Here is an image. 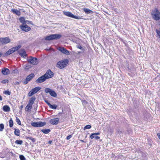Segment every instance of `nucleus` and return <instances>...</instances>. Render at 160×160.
Segmentation results:
<instances>
[{
  "mask_svg": "<svg viewBox=\"0 0 160 160\" xmlns=\"http://www.w3.org/2000/svg\"><path fill=\"white\" fill-rule=\"evenodd\" d=\"M151 15L152 18L154 20L158 21L160 19V12L157 9L155 8L152 10Z\"/></svg>",
  "mask_w": 160,
  "mask_h": 160,
  "instance_id": "nucleus-1",
  "label": "nucleus"
},
{
  "mask_svg": "<svg viewBox=\"0 0 160 160\" xmlns=\"http://www.w3.org/2000/svg\"><path fill=\"white\" fill-rule=\"evenodd\" d=\"M68 63V60L65 59L58 62L56 66L59 69H62L66 67Z\"/></svg>",
  "mask_w": 160,
  "mask_h": 160,
  "instance_id": "nucleus-2",
  "label": "nucleus"
},
{
  "mask_svg": "<svg viewBox=\"0 0 160 160\" xmlns=\"http://www.w3.org/2000/svg\"><path fill=\"white\" fill-rule=\"evenodd\" d=\"M62 37L61 35L59 34H52L49 36H47L45 38L46 40H57L60 38Z\"/></svg>",
  "mask_w": 160,
  "mask_h": 160,
  "instance_id": "nucleus-3",
  "label": "nucleus"
},
{
  "mask_svg": "<svg viewBox=\"0 0 160 160\" xmlns=\"http://www.w3.org/2000/svg\"><path fill=\"white\" fill-rule=\"evenodd\" d=\"M27 61L28 63L33 65L38 64L39 62L38 58L32 56L29 57L28 58H27Z\"/></svg>",
  "mask_w": 160,
  "mask_h": 160,
  "instance_id": "nucleus-4",
  "label": "nucleus"
},
{
  "mask_svg": "<svg viewBox=\"0 0 160 160\" xmlns=\"http://www.w3.org/2000/svg\"><path fill=\"white\" fill-rule=\"evenodd\" d=\"M41 88L40 87H37L32 89L28 93V97L32 96L34 94L37 93Z\"/></svg>",
  "mask_w": 160,
  "mask_h": 160,
  "instance_id": "nucleus-5",
  "label": "nucleus"
},
{
  "mask_svg": "<svg viewBox=\"0 0 160 160\" xmlns=\"http://www.w3.org/2000/svg\"><path fill=\"white\" fill-rule=\"evenodd\" d=\"M63 13L64 15L70 18H75L77 19H79L81 18L80 16H74L71 12H63Z\"/></svg>",
  "mask_w": 160,
  "mask_h": 160,
  "instance_id": "nucleus-6",
  "label": "nucleus"
},
{
  "mask_svg": "<svg viewBox=\"0 0 160 160\" xmlns=\"http://www.w3.org/2000/svg\"><path fill=\"white\" fill-rule=\"evenodd\" d=\"M46 124L45 122H32L31 124L32 126L35 127H42L45 125Z\"/></svg>",
  "mask_w": 160,
  "mask_h": 160,
  "instance_id": "nucleus-7",
  "label": "nucleus"
},
{
  "mask_svg": "<svg viewBox=\"0 0 160 160\" xmlns=\"http://www.w3.org/2000/svg\"><path fill=\"white\" fill-rule=\"evenodd\" d=\"M10 41V39L8 37L0 38V42L2 44H6L9 43Z\"/></svg>",
  "mask_w": 160,
  "mask_h": 160,
  "instance_id": "nucleus-8",
  "label": "nucleus"
},
{
  "mask_svg": "<svg viewBox=\"0 0 160 160\" xmlns=\"http://www.w3.org/2000/svg\"><path fill=\"white\" fill-rule=\"evenodd\" d=\"M35 76V75L32 73L29 75H28L26 77V78L25 79L23 82V83L24 84H26L28 83V82L31 80Z\"/></svg>",
  "mask_w": 160,
  "mask_h": 160,
  "instance_id": "nucleus-9",
  "label": "nucleus"
},
{
  "mask_svg": "<svg viewBox=\"0 0 160 160\" xmlns=\"http://www.w3.org/2000/svg\"><path fill=\"white\" fill-rule=\"evenodd\" d=\"M58 50L64 54L67 55H69L70 53L69 51L63 47H59Z\"/></svg>",
  "mask_w": 160,
  "mask_h": 160,
  "instance_id": "nucleus-10",
  "label": "nucleus"
},
{
  "mask_svg": "<svg viewBox=\"0 0 160 160\" xmlns=\"http://www.w3.org/2000/svg\"><path fill=\"white\" fill-rule=\"evenodd\" d=\"M18 53L21 56L24 58L27 56V54L26 53L25 50L23 49H21L18 51Z\"/></svg>",
  "mask_w": 160,
  "mask_h": 160,
  "instance_id": "nucleus-11",
  "label": "nucleus"
},
{
  "mask_svg": "<svg viewBox=\"0 0 160 160\" xmlns=\"http://www.w3.org/2000/svg\"><path fill=\"white\" fill-rule=\"evenodd\" d=\"M47 79L52 78L53 76V73L50 69H48L44 74Z\"/></svg>",
  "mask_w": 160,
  "mask_h": 160,
  "instance_id": "nucleus-12",
  "label": "nucleus"
},
{
  "mask_svg": "<svg viewBox=\"0 0 160 160\" xmlns=\"http://www.w3.org/2000/svg\"><path fill=\"white\" fill-rule=\"evenodd\" d=\"M47 78L44 75L41 76L36 80L37 83H42L44 82Z\"/></svg>",
  "mask_w": 160,
  "mask_h": 160,
  "instance_id": "nucleus-13",
  "label": "nucleus"
},
{
  "mask_svg": "<svg viewBox=\"0 0 160 160\" xmlns=\"http://www.w3.org/2000/svg\"><path fill=\"white\" fill-rule=\"evenodd\" d=\"M20 28L23 31L25 32H28L30 30V28L26 24L20 25Z\"/></svg>",
  "mask_w": 160,
  "mask_h": 160,
  "instance_id": "nucleus-14",
  "label": "nucleus"
},
{
  "mask_svg": "<svg viewBox=\"0 0 160 160\" xmlns=\"http://www.w3.org/2000/svg\"><path fill=\"white\" fill-rule=\"evenodd\" d=\"M59 119L58 118H53L50 120V122L52 125H57L59 122Z\"/></svg>",
  "mask_w": 160,
  "mask_h": 160,
  "instance_id": "nucleus-15",
  "label": "nucleus"
},
{
  "mask_svg": "<svg viewBox=\"0 0 160 160\" xmlns=\"http://www.w3.org/2000/svg\"><path fill=\"white\" fill-rule=\"evenodd\" d=\"M2 72L4 75H7L10 73V72L9 69L6 68H2Z\"/></svg>",
  "mask_w": 160,
  "mask_h": 160,
  "instance_id": "nucleus-16",
  "label": "nucleus"
},
{
  "mask_svg": "<svg viewBox=\"0 0 160 160\" xmlns=\"http://www.w3.org/2000/svg\"><path fill=\"white\" fill-rule=\"evenodd\" d=\"M11 11L14 14H16V15L19 16L21 15V12L20 11L16 9H11Z\"/></svg>",
  "mask_w": 160,
  "mask_h": 160,
  "instance_id": "nucleus-17",
  "label": "nucleus"
},
{
  "mask_svg": "<svg viewBox=\"0 0 160 160\" xmlns=\"http://www.w3.org/2000/svg\"><path fill=\"white\" fill-rule=\"evenodd\" d=\"M35 99L36 98L35 97L33 96L29 100L28 104L32 105L34 103V102L35 101Z\"/></svg>",
  "mask_w": 160,
  "mask_h": 160,
  "instance_id": "nucleus-18",
  "label": "nucleus"
},
{
  "mask_svg": "<svg viewBox=\"0 0 160 160\" xmlns=\"http://www.w3.org/2000/svg\"><path fill=\"white\" fill-rule=\"evenodd\" d=\"M13 51L12 48H11L9 49L8 51H7L6 53H5V55L6 56H7L10 54L12 53L13 52Z\"/></svg>",
  "mask_w": 160,
  "mask_h": 160,
  "instance_id": "nucleus-19",
  "label": "nucleus"
},
{
  "mask_svg": "<svg viewBox=\"0 0 160 160\" xmlns=\"http://www.w3.org/2000/svg\"><path fill=\"white\" fill-rule=\"evenodd\" d=\"M3 110L5 112H8L10 111V108L8 105H5L3 107Z\"/></svg>",
  "mask_w": 160,
  "mask_h": 160,
  "instance_id": "nucleus-20",
  "label": "nucleus"
},
{
  "mask_svg": "<svg viewBox=\"0 0 160 160\" xmlns=\"http://www.w3.org/2000/svg\"><path fill=\"white\" fill-rule=\"evenodd\" d=\"M22 47V46L21 45H18L17 46L12 48L13 50V52L16 51H18L19 49H20Z\"/></svg>",
  "mask_w": 160,
  "mask_h": 160,
  "instance_id": "nucleus-21",
  "label": "nucleus"
},
{
  "mask_svg": "<svg viewBox=\"0 0 160 160\" xmlns=\"http://www.w3.org/2000/svg\"><path fill=\"white\" fill-rule=\"evenodd\" d=\"M20 22L22 23L23 25L26 24V21L25 20V18L23 17H21L19 18Z\"/></svg>",
  "mask_w": 160,
  "mask_h": 160,
  "instance_id": "nucleus-22",
  "label": "nucleus"
},
{
  "mask_svg": "<svg viewBox=\"0 0 160 160\" xmlns=\"http://www.w3.org/2000/svg\"><path fill=\"white\" fill-rule=\"evenodd\" d=\"M14 134L17 136H19L20 132V130L18 129H15Z\"/></svg>",
  "mask_w": 160,
  "mask_h": 160,
  "instance_id": "nucleus-23",
  "label": "nucleus"
},
{
  "mask_svg": "<svg viewBox=\"0 0 160 160\" xmlns=\"http://www.w3.org/2000/svg\"><path fill=\"white\" fill-rule=\"evenodd\" d=\"M53 90L51 89L50 88H46L45 89V92L46 93H49L50 94H51V93L52 92V91Z\"/></svg>",
  "mask_w": 160,
  "mask_h": 160,
  "instance_id": "nucleus-24",
  "label": "nucleus"
},
{
  "mask_svg": "<svg viewBox=\"0 0 160 160\" xmlns=\"http://www.w3.org/2000/svg\"><path fill=\"white\" fill-rule=\"evenodd\" d=\"M85 12L87 14H90L93 13V12L88 8H84L83 9Z\"/></svg>",
  "mask_w": 160,
  "mask_h": 160,
  "instance_id": "nucleus-25",
  "label": "nucleus"
},
{
  "mask_svg": "<svg viewBox=\"0 0 160 160\" xmlns=\"http://www.w3.org/2000/svg\"><path fill=\"white\" fill-rule=\"evenodd\" d=\"M90 138H91V139H92L94 138L96 140L99 139L100 138L99 137L96 136V135H92V133L90 136Z\"/></svg>",
  "mask_w": 160,
  "mask_h": 160,
  "instance_id": "nucleus-26",
  "label": "nucleus"
},
{
  "mask_svg": "<svg viewBox=\"0 0 160 160\" xmlns=\"http://www.w3.org/2000/svg\"><path fill=\"white\" fill-rule=\"evenodd\" d=\"M41 131L45 134H48L50 132V130L49 129H43L41 130Z\"/></svg>",
  "mask_w": 160,
  "mask_h": 160,
  "instance_id": "nucleus-27",
  "label": "nucleus"
},
{
  "mask_svg": "<svg viewBox=\"0 0 160 160\" xmlns=\"http://www.w3.org/2000/svg\"><path fill=\"white\" fill-rule=\"evenodd\" d=\"M32 105H30V104H28L27 105L26 107L25 108V110L26 111H27L28 110H30L32 109Z\"/></svg>",
  "mask_w": 160,
  "mask_h": 160,
  "instance_id": "nucleus-28",
  "label": "nucleus"
},
{
  "mask_svg": "<svg viewBox=\"0 0 160 160\" xmlns=\"http://www.w3.org/2000/svg\"><path fill=\"white\" fill-rule=\"evenodd\" d=\"M50 95L54 97H56L57 96V94L53 90L52 92L50 94Z\"/></svg>",
  "mask_w": 160,
  "mask_h": 160,
  "instance_id": "nucleus-29",
  "label": "nucleus"
},
{
  "mask_svg": "<svg viewBox=\"0 0 160 160\" xmlns=\"http://www.w3.org/2000/svg\"><path fill=\"white\" fill-rule=\"evenodd\" d=\"M31 67L32 66L31 65H26L25 69L26 71H28Z\"/></svg>",
  "mask_w": 160,
  "mask_h": 160,
  "instance_id": "nucleus-30",
  "label": "nucleus"
},
{
  "mask_svg": "<svg viewBox=\"0 0 160 160\" xmlns=\"http://www.w3.org/2000/svg\"><path fill=\"white\" fill-rule=\"evenodd\" d=\"M23 142L21 140H16L15 142V143L16 144H18L19 145H21Z\"/></svg>",
  "mask_w": 160,
  "mask_h": 160,
  "instance_id": "nucleus-31",
  "label": "nucleus"
},
{
  "mask_svg": "<svg viewBox=\"0 0 160 160\" xmlns=\"http://www.w3.org/2000/svg\"><path fill=\"white\" fill-rule=\"evenodd\" d=\"M49 107L50 108L54 109H56V108H57V106L55 105H51V104Z\"/></svg>",
  "mask_w": 160,
  "mask_h": 160,
  "instance_id": "nucleus-32",
  "label": "nucleus"
},
{
  "mask_svg": "<svg viewBox=\"0 0 160 160\" xmlns=\"http://www.w3.org/2000/svg\"><path fill=\"white\" fill-rule=\"evenodd\" d=\"M91 128V126L90 125H86L84 128V130H85L86 129H89Z\"/></svg>",
  "mask_w": 160,
  "mask_h": 160,
  "instance_id": "nucleus-33",
  "label": "nucleus"
},
{
  "mask_svg": "<svg viewBox=\"0 0 160 160\" xmlns=\"http://www.w3.org/2000/svg\"><path fill=\"white\" fill-rule=\"evenodd\" d=\"M13 126V122L12 119L11 118L9 120V126L10 127H12Z\"/></svg>",
  "mask_w": 160,
  "mask_h": 160,
  "instance_id": "nucleus-34",
  "label": "nucleus"
},
{
  "mask_svg": "<svg viewBox=\"0 0 160 160\" xmlns=\"http://www.w3.org/2000/svg\"><path fill=\"white\" fill-rule=\"evenodd\" d=\"M27 138L28 139H29L30 140H31V141L33 142H35V139L34 138H33L32 137H27Z\"/></svg>",
  "mask_w": 160,
  "mask_h": 160,
  "instance_id": "nucleus-35",
  "label": "nucleus"
},
{
  "mask_svg": "<svg viewBox=\"0 0 160 160\" xmlns=\"http://www.w3.org/2000/svg\"><path fill=\"white\" fill-rule=\"evenodd\" d=\"M3 93L10 95L11 93V92L8 90H6L3 92Z\"/></svg>",
  "mask_w": 160,
  "mask_h": 160,
  "instance_id": "nucleus-36",
  "label": "nucleus"
},
{
  "mask_svg": "<svg viewBox=\"0 0 160 160\" xmlns=\"http://www.w3.org/2000/svg\"><path fill=\"white\" fill-rule=\"evenodd\" d=\"M16 122L18 125H21V121L18 117H16Z\"/></svg>",
  "mask_w": 160,
  "mask_h": 160,
  "instance_id": "nucleus-37",
  "label": "nucleus"
},
{
  "mask_svg": "<svg viewBox=\"0 0 160 160\" xmlns=\"http://www.w3.org/2000/svg\"><path fill=\"white\" fill-rule=\"evenodd\" d=\"M4 128V126L3 124H0V131H2Z\"/></svg>",
  "mask_w": 160,
  "mask_h": 160,
  "instance_id": "nucleus-38",
  "label": "nucleus"
},
{
  "mask_svg": "<svg viewBox=\"0 0 160 160\" xmlns=\"http://www.w3.org/2000/svg\"><path fill=\"white\" fill-rule=\"evenodd\" d=\"M19 158L21 160H26L24 156L22 155H20L19 156Z\"/></svg>",
  "mask_w": 160,
  "mask_h": 160,
  "instance_id": "nucleus-39",
  "label": "nucleus"
},
{
  "mask_svg": "<svg viewBox=\"0 0 160 160\" xmlns=\"http://www.w3.org/2000/svg\"><path fill=\"white\" fill-rule=\"evenodd\" d=\"M8 82V81L7 79H5L2 81L1 82L3 84L7 83Z\"/></svg>",
  "mask_w": 160,
  "mask_h": 160,
  "instance_id": "nucleus-40",
  "label": "nucleus"
},
{
  "mask_svg": "<svg viewBox=\"0 0 160 160\" xmlns=\"http://www.w3.org/2000/svg\"><path fill=\"white\" fill-rule=\"evenodd\" d=\"M44 102L48 105L49 107L51 104L46 99L44 98Z\"/></svg>",
  "mask_w": 160,
  "mask_h": 160,
  "instance_id": "nucleus-41",
  "label": "nucleus"
},
{
  "mask_svg": "<svg viewBox=\"0 0 160 160\" xmlns=\"http://www.w3.org/2000/svg\"><path fill=\"white\" fill-rule=\"evenodd\" d=\"M156 32L157 33V35L160 38V32L158 30H156Z\"/></svg>",
  "mask_w": 160,
  "mask_h": 160,
  "instance_id": "nucleus-42",
  "label": "nucleus"
},
{
  "mask_svg": "<svg viewBox=\"0 0 160 160\" xmlns=\"http://www.w3.org/2000/svg\"><path fill=\"white\" fill-rule=\"evenodd\" d=\"M72 137V136L71 135H69L68 136H67V137L66 138V139H67V140H68L70 138H71Z\"/></svg>",
  "mask_w": 160,
  "mask_h": 160,
  "instance_id": "nucleus-43",
  "label": "nucleus"
},
{
  "mask_svg": "<svg viewBox=\"0 0 160 160\" xmlns=\"http://www.w3.org/2000/svg\"><path fill=\"white\" fill-rule=\"evenodd\" d=\"M77 47L78 48H79V49H81V50H83V48H82V47L81 45L78 46H77Z\"/></svg>",
  "mask_w": 160,
  "mask_h": 160,
  "instance_id": "nucleus-44",
  "label": "nucleus"
},
{
  "mask_svg": "<svg viewBox=\"0 0 160 160\" xmlns=\"http://www.w3.org/2000/svg\"><path fill=\"white\" fill-rule=\"evenodd\" d=\"M99 134H100V133L99 132L92 133V135H98Z\"/></svg>",
  "mask_w": 160,
  "mask_h": 160,
  "instance_id": "nucleus-45",
  "label": "nucleus"
},
{
  "mask_svg": "<svg viewBox=\"0 0 160 160\" xmlns=\"http://www.w3.org/2000/svg\"><path fill=\"white\" fill-rule=\"evenodd\" d=\"M14 83L15 85H19L20 83V82L17 81V82H15Z\"/></svg>",
  "mask_w": 160,
  "mask_h": 160,
  "instance_id": "nucleus-46",
  "label": "nucleus"
},
{
  "mask_svg": "<svg viewBox=\"0 0 160 160\" xmlns=\"http://www.w3.org/2000/svg\"><path fill=\"white\" fill-rule=\"evenodd\" d=\"M23 108V105H21L20 108V110L21 111L22 110Z\"/></svg>",
  "mask_w": 160,
  "mask_h": 160,
  "instance_id": "nucleus-47",
  "label": "nucleus"
},
{
  "mask_svg": "<svg viewBox=\"0 0 160 160\" xmlns=\"http://www.w3.org/2000/svg\"><path fill=\"white\" fill-rule=\"evenodd\" d=\"M26 21V24L27 23L28 24L30 22H31V21Z\"/></svg>",
  "mask_w": 160,
  "mask_h": 160,
  "instance_id": "nucleus-48",
  "label": "nucleus"
},
{
  "mask_svg": "<svg viewBox=\"0 0 160 160\" xmlns=\"http://www.w3.org/2000/svg\"><path fill=\"white\" fill-rule=\"evenodd\" d=\"M158 138H159V139H160V133L158 134Z\"/></svg>",
  "mask_w": 160,
  "mask_h": 160,
  "instance_id": "nucleus-49",
  "label": "nucleus"
},
{
  "mask_svg": "<svg viewBox=\"0 0 160 160\" xmlns=\"http://www.w3.org/2000/svg\"><path fill=\"white\" fill-rule=\"evenodd\" d=\"M52 141H49L48 142V143L51 144L52 143Z\"/></svg>",
  "mask_w": 160,
  "mask_h": 160,
  "instance_id": "nucleus-50",
  "label": "nucleus"
},
{
  "mask_svg": "<svg viewBox=\"0 0 160 160\" xmlns=\"http://www.w3.org/2000/svg\"><path fill=\"white\" fill-rule=\"evenodd\" d=\"M82 52H78L77 54H79L80 53H81Z\"/></svg>",
  "mask_w": 160,
  "mask_h": 160,
  "instance_id": "nucleus-51",
  "label": "nucleus"
},
{
  "mask_svg": "<svg viewBox=\"0 0 160 160\" xmlns=\"http://www.w3.org/2000/svg\"><path fill=\"white\" fill-rule=\"evenodd\" d=\"M2 100V96L1 95H0V100L1 101Z\"/></svg>",
  "mask_w": 160,
  "mask_h": 160,
  "instance_id": "nucleus-52",
  "label": "nucleus"
},
{
  "mask_svg": "<svg viewBox=\"0 0 160 160\" xmlns=\"http://www.w3.org/2000/svg\"><path fill=\"white\" fill-rule=\"evenodd\" d=\"M81 142H85L84 141H83V140H80Z\"/></svg>",
  "mask_w": 160,
  "mask_h": 160,
  "instance_id": "nucleus-53",
  "label": "nucleus"
},
{
  "mask_svg": "<svg viewBox=\"0 0 160 160\" xmlns=\"http://www.w3.org/2000/svg\"><path fill=\"white\" fill-rule=\"evenodd\" d=\"M119 133H121V131H120V132H119Z\"/></svg>",
  "mask_w": 160,
  "mask_h": 160,
  "instance_id": "nucleus-54",
  "label": "nucleus"
},
{
  "mask_svg": "<svg viewBox=\"0 0 160 160\" xmlns=\"http://www.w3.org/2000/svg\"><path fill=\"white\" fill-rule=\"evenodd\" d=\"M17 70H14V71H17Z\"/></svg>",
  "mask_w": 160,
  "mask_h": 160,
  "instance_id": "nucleus-55",
  "label": "nucleus"
},
{
  "mask_svg": "<svg viewBox=\"0 0 160 160\" xmlns=\"http://www.w3.org/2000/svg\"><path fill=\"white\" fill-rule=\"evenodd\" d=\"M84 102H87L86 101H84Z\"/></svg>",
  "mask_w": 160,
  "mask_h": 160,
  "instance_id": "nucleus-56",
  "label": "nucleus"
}]
</instances>
